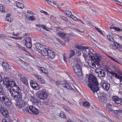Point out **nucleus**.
I'll list each match as a JSON object with an SVG mask.
<instances>
[{"instance_id": "1", "label": "nucleus", "mask_w": 122, "mask_h": 122, "mask_svg": "<svg viewBox=\"0 0 122 122\" xmlns=\"http://www.w3.org/2000/svg\"><path fill=\"white\" fill-rule=\"evenodd\" d=\"M82 53L83 56L86 60L87 59L88 55L90 56L89 57L91 59L93 60L97 66L99 65L101 59V56L95 53V52L93 49L86 47L84 49Z\"/></svg>"}, {"instance_id": "2", "label": "nucleus", "mask_w": 122, "mask_h": 122, "mask_svg": "<svg viewBox=\"0 0 122 122\" xmlns=\"http://www.w3.org/2000/svg\"><path fill=\"white\" fill-rule=\"evenodd\" d=\"M88 82L89 83L88 86L93 92L95 96L96 97H100V94L97 93L99 90V87L96 77L92 74L90 75L88 77Z\"/></svg>"}, {"instance_id": "3", "label": "nucleus", "mask_w": 122, "mask_h": 122, "mask_svg": "<svg viewBox=\"0 0 122 122\" xmlns=\"http://www.w3.org/2000/svg\"><path fill=\"white\" fill-rule=\"evenodd\" d=\"M11 89H8L7 91L8 93L11 94V97L16 101L21 99L22 98V93L21 90L19 87H15L13 88L11 91Z\"/></svg>"}, {"instance_id": "4", "label": "nucleus", "mask_w": 122, "mask_h": 122, "mask_svg": "<svg viewBox=\"0 0 122 122\" xmlns=\"http://www.w3.org/2000/svg\"><path fill=\"white\" fill-rule=\"evenodd\" d=\"M80 61V60L77 57L75 58L74 59V61L76 65L74 64L72 66V68L74 71L78 76H81L82 75L81 67L79 64Z\"/></svg>"}, {"instance_id": "5", "label": "nucleus", "mask_w": 122, "mask_h": 122, "mask_svg": "<svg viewBox=\"0 0 122 122\" xmlns=\"http://www.w3.org/2000/svg\"><path fill=\"white\" fill-rule=\"evenodd\" d=\"M0 100L2 103H5L7 106H10L12 104V102L3 92H0Z\"/></svg>"}, {"instance_id": "6", "label": "nucleus", "mask_w": 122, "mask_h": 122, "mask_svg": "<svg viewBox=\"0 0 122 122\" xmlns=\"http://www.w3.org/2000/svg\"><path fill=\"white\" fill-rule=\"evenodd\" d=\"M25 112H28L31 114L36 115L39 112V110L35 107L32 106H30L28 108L27 107H25V109H23Z\"/></svg>"}, {"instance_id": "7", "label": "nucleus", "mask_w": 122, "mask_h": 122, "mask_svg": "<svg viewBox=\"0 0 122 122\" xmlns=\"http://www.w3.org/2000/svg\"><path fill=\"white\" fill-rule=\"evenodd\" d=\"M36 95L40 99L44 100L47 98L48 94L45 90H41L38 91Z\"/></svg>"}, {"instance_id": "8", "label": "nucleus", "mask_w": 122, "mask_h": 122, "mask_svg": "<svg viewBox=\"0 0 122 122\" xmlns=\"http://www.w3.org/2000/svg\"><path fill=\"white\" fill-rule=\"evenodd\" d=\"M96 73L98 74V75L99 77H103L104 76L106 75L105 71L103 70L100 69H97L95 70Z\"/></svg>"}, {"instance_id": "9", "label": "nucleus", "mask_w": 122, "mask_h": 122, "mask_svg": "<svg viewBox=\"0 0 122 122\" xmlns=\"http://www.w3.org/2000/svg\"><path fill=\"white\" fill-rule=\"evenodd\" d=\"M29 98L32 104L34 105H36L37 104L39 103V100L36 99L35 96L33 95H29Z\"/></svg>"}, {"instance_id": "10", "label": "nucleus", "mask_w": 122, "mask_h": 122, "mask_svg": "<svg viewBox=\"0 0 122 122\" xmlns=\"http://www.w3.org/2000/svg\"><path fill=\"white\" fill-rule=\"evenodd\" d=\"M25 45L28 48H30L32 46L31 39L30 37L26 38L25 40Z\"/></svg>"}, {"instance_id": "11", "label": "nucleus", "mask_w": 122, "mask_h": 122, "mask_svg": "<svg viewBox=\"0 0 122 122\" xmlns=\"http://www.w3.org/2000/svg\"><path fill=\"white\" fill-rule=\"evenodd\" d=\"M27 104L26 102L24 101H21L18 102L16 103V105L17 108H22L25 106Z\"/></svg>"}, {"instance_id": "12", "label": "nucleus", "mask_w": 122, "mask_h": 122, "mask_svg": "<svg viewBox=\"0 0 122 122\" xmlns=\"http://www.w3.org/2000/svg\"><path fill=\"white\" fill-rule=\"evenodd\" d=\"M0 111L3 116L7 117L8 116V111L3 107L0 106Z\"/></svg>"}, {"instance_id": "13", "label": "nucleus", "mask_w": 122, "mask_h": 122, "mask_svg": "<svg viewBox=\"0 0 122 122\" xmlns=\"http://www.w3.org/2000/svg\"><path fill=\"white\" fill-rule=\"evenodd\" d=\"M113 100L114 102L120 105H122V100L116 96L113 97Z\"/></svg>"}, {"instance_id": "14", "label": "nucleus", "mask_w": 122, "mask_h": 122, "mask_svg": "<svg viewBox=\"0 0 122 122\" xmlns=\"http://www.w3.org/2000/svg\"><path fill=\"white\" fill-rule=\"evenodd\" d=\"M49 50V48H43L40 51H39V52L41 55L44 56H47L48 55V51Z\"/></svg>"}, {"instance_id": "15", "label": "nucleus", "mask_w": 122, "mask_h": 122, "mask_svg": "<svg viewBox=\"0 0 122 122\" xmlns=\"http://www.w3.org/2000/svg\"><path fill=\"white\" fill-rule=\"evenodd\" d=\"M109 73L112 75L113 76H115L116 78L120 79V83L122 85V77L121 76L113 72L110 71Z\"/></svg>"}, {"instance_id": "16", "label": "nucleus", "mask_w": 122, "mask_h": 122, "mask_svg": "<svg viewBox=\"0 0 122 122\" xmlns=\"http://www.w3.org/2000/svg\"><path fill=\"white\" fill-rule=\"evenodd\" d=\"M120 44L116 42H114V44H111L110 45V47L113 49H116L119 47Z\"/></svg>"}, {"instance_id": "17", "label": "nucleus", "mask_w": 122, "mask_h": 122, "mask_svg": "<svg viewBox=\"0 0 122 122\" xmlns=\"http://www.w3.org/2000/svg\"><path fill=\"white\" fill-rule=\"evenodd\" d=\"M48 55L47 56L50 58L53 59L55 56V55L53 52V51L51 50H50L49 49V50L48 51Z\"/></svg>"}, {"instance_id": "18", "label": "nucleus", "mask_w": 122, "mask_h": 122, "mask_svg": "<svg viewBox=\"0 0 122 122\" xmlns=\"http://www.w3.org/2000/svg\"><path fill=\"white\" fill-rule=\"evenodd\" d=\"M9 86L10 87H13V88H14L15 87H19L17 85H16L15 82L13 81H10V82H9V85L8 86L7 88L9 89Z\"/></svg>"}, {"instance_id": "19", "label": "nucleus", "mask_w": 122, "mask_h": 122, "mask_svg": "<svg viewBox=\"0 0 122 122\" xmlns=\"http://www.w3.org/2000/svg\"><path fill=\"white\" fill-rule=\"evenodd\" d=\"M38 27L39 28L41 27L44 29L48 31H50L51 30H52V28H48L46 26L44 25H39Z\"/></svg>"}, {"instance_id": "20", "label": "nucleus", "mask_w": 122, "mask_h": 122, "mask_svg": "<svg viewBox=\"0 0 122 122\" xmlns=\"http://www.w3.org/2000/svg\"><path fill=\"white\" fill-rule=\"evenodd\" d=\"M35 46L36 49L39 50V51H40L43 48V46L39 43H35Z\"/></svg>"}, {"instance_id": "21", "label": "nucleus", "mask_w": 122, "mask_h": 122, "mask_svg": "<svg viewBox=\"0 0 122 122\" xmlns=\"http://www.w3.org/2000/svg\"><path fill=\"white\" fill-rule=\"evenodd\" d=\"M62 86L63 87H64L67 89L71 90L72 88L71 86L68 83H63Z\"/></svg>"}, {"instance_id": "22", "label": "nucleus", "mask_w": 122, "mask_h": 122, "mask_svg": "<svg viewBox=\"0 0 122 122\" xmlns=\"http://www.w3.org/2000/svg\"><path fill=\"white\" fill-rule=\"evenodd\" d=\"M62 86L63 87H64L67 89L71 90L72 88L71 86L68 83H63Z\"/></svg>"}, {"instance_id": "23", "label": "nucleus", "mask_w": 122, "mask_h": 122, "mask_svg": "<svg viewBox=\"0 0 122 122\" xmlns=\"http://www.w3.org/2000/svg\"><path fill=\"white\" fill-rule=\"evenodd\" d=\"M10 81H9L8 79L7 78H5L3 79V82L5 85L6 86V87H8Z\"/></svg>"}, {"instance_id": "24", "label": "nucleus", "mask_w": 122, "mask_h": 122, "mask_svg": "<svg viewBox=\"0 0 122 122\" xmlns=\"http://www.w3.org/2000/svg\"><path fill=\"white\" fill-rule=\"evenodd\" d=\"M57 34L61 38L64 39L66 35V34L65 33L62 32H59L57 33Z\"/></svg>"}, {"instance_id": "25", "label": "nucleus", "mask_w": 122, "mask_h": 122, "mask_svg": "<svg viewBox=\"0 0 122 122\" xmlns=\"http://www.w3.org/2000/svg\"><path fill=\"white\" fill-rule=\"evenodd\" d=\"M102 87L105 90L108 91L110 88V85L109 83H107L106 84H104V85H103Z\"/></svg>"}, {"instance_id": "26", "label": "nucleus", "mask_w": 122, "mask_h": 122, "mask_svg": "<svg viewBox=\"0 0 122 122\" xmlns=\"http://www.w3.org/2000/svg\"><path fill=\"white\" fill-rule=\"evenodd\" d=\"M39 70L41 73H43L46 74L47 73H48L47 70L43 67L40 68L39 69Z\"/></svg>"}, {"instance_id": "27", "label": "nucleus", "mask_w": 122, "mask_h": 122, "mask_svg": "<svg viewBox=\"0 0 122 122\" xmlns=\"http://www.w3.org/2000/svg\"><path fill=\"white\" fill-rule=\"evenodd\" d=\"M70 36L71 35H70L68 34H66L64 38L66 42H68L71 40L70 38Z\"/></svg>"}, {"instance_id": "28", "label": "nucleus", "mask_w": 122, "mask_h": 122, "mask_svg": "<svg viewBox=\"0 0 122 122\" xmlns=\"http://www.w3.org/2000/svg\"><path fill=\"white\" fill-rule=\"evenodd\" d=\"M112 60H113L115 61L116 62L118 63L119 64H120V63L119 62V61L117 59L115 58L114 57H111L108 55H107V54H106Z\"/></svg>"}, {"instance_id": "29", "label": "nucleus", "mask_w": 122, "mask_h": 122, "mask_svg": "<svg viewBox=\"0 0 122 122\" xmlns=\"http://www.w3.org/2000/svg\"><path fill=\"white\" fill-rule=\"evenodd\" d=\"M16 5L18 7L21 9H23L24 7L23 4L20 2H17L16 4Z\"/></svg>"}, {"instance_id": "30", "label": "nucleus", "mask_w": 122, "mask_h": 122, "mask_svg": "<svg viewBox=\"0 0 122 122\" xmlns=\"http://www.w3.org/2000/svg\"><path fill=\"white\" fill-rule=\"evenodd\" d=\"M8 64L6 62H3L2 66L4 70H6L7 69Z\"/></svg>"}, {"instance_id": "31", "label": "nucleus", "mask_w": 122, "mask_h": 122, "mask_svg": "<svg viewBox=\"0 0 122 122\" xmlns=\"http://www.w3.org/2000/svg\"><path fill=\"white\" fill-rule=\"evenodd\" d=\"M76 48L78 49L79 50H83V51L84 48H86V47H85L84 46H82L81 45H78L76 46Z\"/></svg>"}, {"instance_id": "32", "label": "nucleus", "mask_w": 122, "mask_h": 122, "mask_svg": "<svg viewBox=\"0 0 122 122\" xmlns=\"http://www.w3.org/2000/svg\"><path fill=\"white\" fill-rule=\"evenodd\" d=\"M106 108L107 111L111 114H112L113 113H114L115 111L110 108H108V107L106 106Z\"/></svg>"}, {"instance_id": "33", "label": "nucleus", "mask_w": 122, "mask_h": 122, "mask_svg": "<svg viewBox=\"0 0 122 122\" xmlns=\"http://www.w3.org/2000/svg\"><path fill=\"white\" fill-rule=\"evenodd\" d=\"M20 80L25 84H26L28 83L25 77H21V78L20 79Z\"/></svg>"}, {"instance_id": "34", "label": "nucleus", "mask_w": 122, "mask_h": 122, "mask_svg": "<svg viewBox=\"0 0 122 122\" xmlns=\"http://www.w3.org/2000/svg\"><path fill=\"white\" fill-rule=\"evenodd\" d=\"M107 37L108 39L110 41L112 42H114V40L113 37L111 35H108L107 36Z\"/></svg>"}, {"instance_id": "35", "label": "nucleus", "mask_w": 122, "mask_h": 122, "mask_svg": "<svg viewBox=\"0 0 122 122\" xmlns=\"http://www.w3.org/2000/svg\"><path fill=\"white\" fill-rule=\"evenodd\" d=\"M110 29H114L116 30L117 31H121L122 30L120 28H117L116 27V26H114L113 27H112L111 26L110 27Z\"/></svg>"}, {"instance_id": "36", "label": "nucleus", "mask_w": 122, "mask_h": 122, "mask_svg": "<svg viewBox=\"0 0 122 122\" xmlns=\"http://www.w3.org/2000/svg\"><path fill=\"white\" fill-rule=\"evenodd\" d=\"M83 21L86 24L90 21V20L87 17H84L83 18Z\"/></svg>"}, {"instance_id": "37", "label": "nucleus", "mask_w": 122, "mask_h": 122, "mask_svg": "<svg viewBox=\"0 0 122 122\" xmlns=\"http://www.w3.org/2000/svg\"><path fill=\"white\" fill-rule=\"evenodd\" d=\"M37 83L35 82H33V81H31L30 82V85L32 88H33L34 87L35 85H37Z\"/></svg>"}, {"instance_id": "38", "label": "nucleus", "mask_w": 122, "mask_h": 122, "mask_svg": "<svg viewBox=\"0 0 122 122\" xmlns=\"http://www.w3.org/2000/svg\"><path fill=\"white\" fill-rule=\"evenodd\" d=\"M5 8L3 7L2 5V4H0V11L3 13H5Z\"/></svg>"}, {"instance_id": "39", "label": "nucleus", "mask_w": 122, "mask_h": 122, "mask_svg": "<svg viewBox=\"0 0 122 122\" xmlns=\"http://www.w3.org/2000/svg\"><path fill=\"white\" fill-rule=\"evenodd\" d=\"M28 19L31 21H34L35 20L36 17L33 15H32L28 17Z\"/></svg>"}, {"instance_id": "40", "label": "nucleus", "mask_w": 122, "mask_h": 122, "mask_svg": "<svg viewBox=\"0 0 122 122\" xmlns=\"http://www.w3.org/2000/svg\"><path fill=\"white\" fill-rule=\"evenodd\" d=\"M75 54V53L74 50H71L70 51V56L69 57V58H71V57L73 56Z\"/></svg>"}, {"instance_id": "41", "label": "nucleus", "mask_w": 122, "mask_h": 122, "mask_svg": "<svg viewBox=\"0 0 122 122\" xmlns=\"http://www.w3.org/2000/svg\"><path fill=\"white\" fill-rule=\"evenodd\" d=\"M83 104L84 106L86 107H88L90 105V104L87 102H84Z\"/></svg>"}, {"instance_id": "42", "label": "nucleus", "mask_w": 122, "mask_h": 122, "mask_svg": "<svg viewBox=\"0 0 122 122\" xmlns=\"http://www.w3.org/2000/svg\"><path fill=\"white\" fill-rule=\"evenodd\" d=\"M60 116L61 117L63 118H65L66 117L65 115L64 114L63 112H61L60 114Z\"/></svg>"}, {"instance_id": "43", "label": "nucleus", "mask_w": 122, "mask_h": 122, "mask_svg": "<svg viewBox=\"0 0 122 122\" xmlns=\"http://www.w3.org/2000/svg\"><path fill=\"white\" fill-rule=\"evenodd\" d=\"M35 78L37 79L38 81H39V80L41 77V76L38 75H35Z\"/></svg>"}, {"instance_id": "44", "label": "nucleus", "mask_w": 122, "mask_h": 122, "mask_svg": "<svg viewBox=\"0 0 122 122\" xmlns=\"http://www.w3.org/2000/svg\"><path fill=\"white\" fill-rule=\"evenodd\" d=\"M89 65L90 66V67L92 68H94L96 67V65L94 63H92V64H89Z\"/></svg>"}, {"instance_id": "45", "label": "nucleus", "mask_w": 122, "mask_h": 122, "mask_svg": "<svg viewBox=\"0 0 122 122\" xmlns=\"http://www.w3.org/2000/svg\"><path fill=\"white\" fill-rule=\"evenodd\" d=\"M33 88L35 90H38L40 89V87L37 83V85H35L34 87Z\"/></svg>"}, {"instance_id": "46", "label": "nucleus", "mask_w": 122, "mask_h": 122, "mask_svg": "<svg viewBox=\"0 0 122 122\" xmlns=\"http://www.w3.org/2000/svg\"><path fill=\"white\" fill-rule=\"evenodd\" d=\"M107 83L105 81L102 80L101 82V85L102 86H103V85H104V84H106Z\"/></svg>"}, {"instance_id": "47", "label": "nucleus", "mask_w": 122, "mask_h": 122, "mask_svg": "<svg viewBox=\"0 0 122 122\" xmlns=\"http://www.w3.org/2000/svg\"><path fill=\"white\" fill-rule=\"evenodd\" d=\"M17 46L19 48L21 49L22 50H24L25 49V48L24 47L21 46V45H20L19 44H17Z\"/></svg>"}, {"instance_id": "48", "label": "nucleus", "mask_w": 122, "mask_h": 122, "mask_svg": "<svg viewBox=\"0 0 122 122\" xmlns=\"http://www.w3.org/2000/svg\"><path fill=\"white\" fill-rule=\"evenodd\" d=\"M38 81L39 82L42 84H44L45 83V81L42 78V77Z\"/></svg>"}, {"instance_id": "49", "label": "nucleus", "mask_w": 122, "mask_h": 122, "mask_svg": "<svg viewBox=\"0 0 122 122\" xmlns=\"http://www.w3.org/2000/svg\"><path fill=\"white\" fill-rule=\"evenodd\" d=\"M95 29L97 30L98 32H99L101 34H103V32L102 31L100 30L97 27H95Z\"/></svg>"}, {"instance_id": "50", "label": "nucleus", "mask_w": 122, "mask_h": 122, "mask_svg": "<svg viewBox=\"0 0 122 122\" xmlns=\"http://www.w3.org/2000/svg\"><path fill=\"white\" fill-rule=\"evenodd\" d=\"M60 17L64 20L67 21H68V20L64 16L61 15L60 16Z\"/></svg>"}, {"instance_id": "51", "label": "nucleus", "mask_w": 122, "mask_h": 122, "mask_svg": "<svg viewBox=\"0 0 122 122\" xmlns=\"http://www.w3.org/2000/svg\"><path fill=\"white\" fill-rule=\"evenodd\" d=\"M41 12V13H43L44 14H45L48 16H49L50 15L47 12L43 11V10H42L40 11Z\"/></svg>"}, {"instance_id": "52", "label": "nucleus", "mask_w": 122, "mask_h": 122, "mask_svg": "<svg viewBox=\"0 0 122 122\" xmlns=\"http://www.w3.org/2000/svg\"><path fill=\"white\" fill-rule=\"evenodd\" d=\"M81 51H77L76 53V55L77 56H79L81 54Z\"/></svg>"}, {"instance_id": "53", "label": "nucleus", "mask_w": 122, "mask_h": 122, "mask_svg": "<svg viewBox=\"0 0 122 122\" xmlns=\"http://www.w3.org/2000/svg\"><path fill=\"white\" fill-rule=\"evenodd\" d=\"M49 101V100H47L46 101L44 102V104L46 105H47L48 104Z\"/></svg>"}, {"instance_id": "54", "label": "nucleus", "mask_w": 122, "mask_h": 122, "mask_svg": "<svg viewBox=\"0 0 122 122\" xmlns=\"http://www.w3.org/2000/svg\"><path fill=\"white\" fill-rule=\"evenodd\" d=\"M6 19L7 20L11 22V20H10V17L9 16H7L6 18Z\"/></svg>"}, {"instance_id": "55", "label": "nucleus", "mask_w": 122, "mask_h": 122, "mask_svg": "<svg viewBox=\"0 0 122 122\" xmlns=\"http://www.w3.org/2000/svg\"><path fill=\"white\" fill-rule=\"evenodd\" d=\"M69 12H70L69 11L67 10H65V11L64 12V13L68 16V15H69Z\"/></svg>"}, {"instance_id": "56", "label": "nucleus", "mask_w": 122, "mask_h": 122, "mask_svg": "<svg viewBox=\"0 0 122 122\" xmlns=\"http://www.w3.org/2000/svg\"><path fill=\"white\" fill-rule=\"evenodd\" d=\"M69 12H70L69 11L67 10H65V11L64 12V13L68 16V15H69Z\"/></svg>"}, {"instance_id": "57", "label": "nucleus", "mask_w": 122, "mask_h": 122, "mask_svg": "<svg viewBox=\"0 0 122 122\" xmlns=\"http://www.w3.org/2000/svg\"><path fill=\"white\" fill-rule=\"evenodd\" d=\"M63 108L67 112L69 109L68 107L65 106L63 107Z\"/></svg>"}, {"instance_id": "58", "label": "nucleus", "mask_w": 122, "mask_h": 122, "mask_svg": "<svg viewBox=\"0 0 122 122\" xmlns=\"http://www.w3.org/2000/svg\"><path fill=\"white\" fill-rule=\"evenodd\" d=\"M71 18L75 21H77L78 20V19L76 17H75L73 16H72Z\"/></svg>"}, {"instance_id": "59", "label": "nucleus", "mask_w": 122, "mask_h": 122, "mask_svg": "<svg viewBox=\"0 0 122 122\" xmlns=\"http://www.w3.org/2000/svg\"><path fill=\"white\" fill-rule=\"evenodd\" d=\"M67 112L71 114L72 113V110L71 109L69 108V109Z\"/></svg>"}, {"instance_id": "60", "label": "nucleus", "mask_w": 122, "mask_h": 122, "mask_svg": "<svg viewBox=\"0 0 122 122\" xmlns=\"http://www.w3.org/2000/svg\"><path fill=\"white\" fill-rule=\"evenodd\" d=\"M14 32H13V34L14 35V36H18L19 35V34H14Z\"/></svg>"}, {"instance_id": "61", "label": "nucleus", "mask_w": 122, "mask_h": 122, "mask_svg": "<svg viewBox=\"0 0 122 122\" xmlns=\"http://www.w3.org/2000/svg\"><path fill=\"white\" fill-rule=\"evenodd\" d=\"M27 12L28 13L30 14H32L33 15V13L31 11H30V10H28L27 11Z\"/></svg>"}, {"instance_id": "62", "label": "nucleus", "mask_w": 122, "mask_h": 122, "mask_svg": "<svg viewBox=\"0 0 122 122\" xmlns=\"http://www.w3.org/2000/svg\"><path fill=\"white\" fill-rule=\"evenodd\" d=\"M45 0L46 2H47V3L49 5H51V2L49 0Z\"/></svg>"}, {"instance_id": "63", "label": "nucleus", "mask_w": 122, "mask_h": 122, "mask_svg": "<svg viewBox=\"0 0 122 122\" xmlns=\"http://www.w3.org/2000/svg\"><path fill=\"white\" fill-rule=\"evenodd\" d=\"M56 84L57 85H59L61 84L60 82L59 81H56Z\"/></svg>"}, {"instance_id": "64", "label": "nucleus", "mask_w": 122, "mask_h": 122, "mask_svg": "<svg viewBox=\"0 0 122 122\" xmlns=\"http://www.w3.org/2000/svg\"><path fill=\"white\" fill-rule=\"evenodd\" d=\"M58 41H60V43L62 45H63L64 44V43L62 41H61V40L59 39H58Z\"/></svg>"}]
</instances>
